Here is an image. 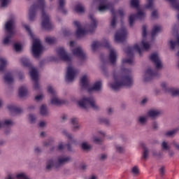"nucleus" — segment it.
Listing matches in <instances>:
<instances>
[{
	"label": "nucleus",
	"instance_id": "obj_30",
	"mask_svg": "<svg viewBox=\"0 0 179 179\" xmlns=\"http://www.w3.org/2000/svg\"><path fill=\"white\" fill-rule=\"evenodd\" d=\"M149 148L145 145H143V152H142V159L143 160H148L149 159V153H150Z\"/></svg>",
	"mask_w": 179,
	"mask_h": 179
},
{
	"label": "nucleus",
	"instance_id": "obj_42",
	"mask_svg": "<svg viewBox=\"0 0 179 179\" xmlns=\"http://www.w3.org/2000/svg\"><path fill=\"white\" fill-rule=\"evenodd\" d=\"M65 148H66V144H65V143L63 141H59L56 147V150L57 152H63V150H65Z\"/></svg>",
	"mask_w": 179,
	"mask_h": 179
},
{
	"label": "nucleus",
	"instance_id": "obj_20",
	"mask_svg": "<svg viewBox=\"0 0 179 179\" xmlns=\"http://www.w3.org/2000/svg\"><path fill=\"white\" fill-rule=\"evenodd\" d=\"M15 20H9L6 22L5 29L8 34H15Z\"/></svg>",
	"mask_w": 179,
	"mask_h": 179
},
{
	"label": "nucleus",
	"instance_id": "obj_11",
	"mask_svg": "<svg viewBox=\"0 0 179 179\" xmlns=\"http://www.w3.org/2000/svg\"><path fill=\"white\" fill-rule=\"evenodd\" d=\"M78 105L83 110L91 108L95 110H100V106L96 103V100L93 96H84L81 100L78 101Z\"/></svg>",
	"mask_w": 179,
	"mask_h": 179
},
{
	"label": "nucleus",
	"instance_id": "obj_39",
	"mask_svg": "<svg viewBox=\"0 0 179 179\" xmlns=\"http://www.w3.org/2000/svg\"><path fill=\"white\" fill-rule=\"evenodd\" d=\"M169 93H170V94L173 97H177V96L179 97V89L178 88L171 87Z\"/></svg>",
	"mask_w": 179,
	"mask_h": 179
},
{
	"label": "nucleus",
	"instance_id": "obj_63",
	"mask_svg": "<svg viewBox=\"0 0 179 179\" xmlns=\"http://www.w3.org/2000/svg\"><path fill=\"white\" fill-rule=\"evenodd\" d=\"M63 34L64 36H71V31H69V29H64L63 31Z\"/></svg>",
	"mask_w": 179,
	"mask_h": 179
},
{
	"label": "nucleus",
	"instance_id": "obj_24",
	"mask_svg": "<svg viewBox=\"0 0 179 179\" xmlns=\"http://www.w3.org/2000/svg\"><path fill=\"white\" fill-rule=\"evenodd\" d=\"M39 114L42 115V117H48L50 115V110H48V107L47 105H41L39 108Z\"/></svg>",
	"mask_w": 179,
	"mask_h": 179
},
{
	"label": "nucleus",
	"instance_id": "obj_13",
	"mask_svg": "<svg viewBox=\"0 0 179 179\" xmlns=\"http://www.w3.org/2000/svg\"><path fill=\"white\" fill-rule=\"evenodd\" d=\"M79 73V70L74 68L73 66L69 64L67 67L66 73V82H73L78 74Z\"/></svg>",
	"mask_w": 179,
	"mask_h": 179
},
{
	"label": "nucleus",
	"instance_id": "obj_59",
	"mask_svg": "<svg viewBox=\"0 0 179 179\" xmlns=\"http://www.w3.org/2000/svg\"><path fill=\"white\" fill-rule=\"evenodd\" d=\"M166 173V169L164 168V166H162L159 169V174L162 177H163V176H164V173Z\"/></svg>",
	"mask_w": 179,
	"mask_h": 179
},
{
	"label": "nucleus",
	"instance_id": "obj_46",
	"mask_svg": "<svg viewBox=\"0 0 179 179\" xmlns=\"http://www.w3.org/2000/svg\"><path fill=\"white\" fill-rule=\"evenodd\" d=\"M139 2H141V0H131L130 2V5L132 8L139 9Z\"/></svg>",
	"mask_w": 179,
	"mask_h": 179
},
{
	"label": "nucleus",
	"instance_id": "obj_29",
	"mask_svg": "<svg viewBox=\"0 0 179 179\" xmlns=\"http://www.w3.org/2000/svg\"><path fill=\"white\" fill-rule=\"evenodd\" d=\"M62 135H63V136H65V138H67V139H69L70 141H71V142H76V140L73 138V134H71L68 130L65 129H64L62 131Z\"/></svg>",
	"mask_w": 179,
	"mask_h": 179
},
{
	"label": "nucleus",
	"instance_id": "obj_40",
	"mask_svg": "<svg viewBox=\"0 0 179 179\" xmlns=\"http://www.w3.org/2000/svg\"><path fill=\"white\" fill-rule=\"evenodd\" d=\"M75 10L77 13H85V6L82 3H78L75 6Z\"/></svg>",
	"mask_w": 179,
	"mask_h": 179
},
{
	"label": "nucleus",
	"instance_id": "obj_58",
	"mask_svg": "<svg viewBox=\"0 0 179 179\" xmlns=\"http://www.w3.org/2000/svg\"><path fill=\"white\" fill-rule=\"evenodd\" d=\"M71 122L72 126L79 124V122H78V119L76 117L71 118Z\"/></svg>",
	"mask_w": 179,
	"mask_h": 179
},
{
	"label": "nucleus",
	"instance_id": "obj_8",
	"mask_svg": "<svg viewBox=\"0 0 179 179\" xmlns=\"http://www.w3.org/2000/svg\"><path fill=\"white\" fill-rule=\"evenodd\" d=\"M102 85L101 80H99L95 82L92 86H90L89 76L87 74L83 76L80 79L81 88L83 90H87L89 93H92V92H101Z\"/></svg>",
	"mask_w": 179,
	"mask_h": 179
},
{
	"label": "nucleus",
	"instance_id": "obj_44",
	"mask_svg": "<svg viewBox=\"0 0 179 179\" xmlns=\"http://www.w3.org/2000/svg\"><path fill=\"white\" fill-rule=\"evenodd\" d=\"M28 121L32 124H36V122H37V117L34 114L30 113L28 115Z\"/></svg>",
	"mask_w": 179,
	"mask_h": 179
},
{
	"label": "nucleus",
	"instance_id": "obj_19",
	"mask_svg": "<svg viewBox=\"0 0 179 179\" xmlns=\"http://www.w3.org/2000/svg\"><path fill=\"white\" fill-rule=\"evenodd\" d=\"M73 25L76 27H77L76 34L78 38H80V37H83V36L86 35V34L87 33V31H86L85 29L82 28V26L80 25V22H79V21H74Z\"/></svg>",
	"mask_w": 179,
	"mask_h": 179
},
{
	"label": "nucleus",
	"instance_id": "obj_3",
	"mask_svg": "<svg viewBox=\"0 0 179 179\" xmlns=\"http://www.w3.org/2000/svg\"><path fill=\"white\" fill-rule=\"evenodd\" d=\"M72 157L71 156L66 155H59L56 158L50 159L46 162V170L50 171L52 170V168L55 170H60L64 166L72 163Z\"/></svg>",
	"mask_w": 179,
	"mask_h": 179
},
{
	"label": "nucleus",
	"instance_id": "obj_31",
	"mask_svg": "<svg viewBox=\"0 0 179 179\" xmlns=\"http://www.w3.org/2000/svg\"><path fill=\"white\" fill-rule=\"evenodd\" d=\"M177 132H178V129L166 131L164 133V136H165V138H173Z\"/></svg>",
	"mask_w": 179,
	"mask_h": 179
},
{
	"label": "nucleus",
	"instance_id": "obj_62",
	"mask_svg": "<svg viewBox=\"0 0 179 179\" xmlns=\"http://www.w3.org/2000/svg\"><path fill=\"white\" fill-rule=\"evenodd\" d=\"M34 153H41V148L40 147H34Z\"/></svg>",
	"mask_w": 179,
	"mask_h": 179
},
{
	"label": "nucleus",
	"instance_id": "obj_14",
	"mask_svg": "<svg viewBox=\"0 0 179 179\" xmlns=\"http://www.w3.org/2000/svg\"><path fill=\"white\" fill-rule=\"evenodd\" d=\"M127 34L128 32L127 31V29L124 27H122L120 29L116 31L115 34V41H116V43H124L125 38H127Z\"/></svg>",
	"mask_w": 179,
	"mask_h": 179
},
{
	"label": "nucleus",
	"instance_id": "obj_48",
	"mask_svg": "<svg viewBox=\"0 0 179 179\" xmlns=\"http://www.w3.org/2000/svg\"><path fill=\"white\" fill-rule=\"evenodd\" d=\"M92 141L94 143H96V145H101L103 142V139L100 138L99 137H97L96 136H92Z\"/></svg>",
	"mask_w": 179,
	"mask_h": 179
},
{
	"label": "nucleus",
	"instance_id": "obj_38",
	"mask_svg": "<svg viewBox=\"0 0 179 179\" xmlns=\"http://www.w3.org/2000/svg\"><path fill=\"white\" fill-rule=\"evenodd\" d=\"M130 173L132 174V176H134V177H138V176L140 174L139 167H138V166L131 167Z\"/></svg>",
	"mask_w": 179,
	"mask_h": 179
},
{
	"label": "nucleus",
	"instance_id": "obj_7",
	"mask_svg": "<svg viewBox=\"0 0 179 179\" xmlns=\"http://www.w3.org/2000/svg\"><path fill=\"white\" fill-rule=\"evenodd\" d=\"M23 27L27 31L29 36L32 38V52L35 58H38L43 52V45H41V41L38 38H36L33 31L30 29V27L24 23H22Z\"/></svg>",
	"mask_w": 179,
	"mask_h": 179
},
{
	"label": "nucleus",
	"instance_id": "obj_36",
	"mask_svg": "<svg viewBox=\"0 0 179 179\" xmlns=\"http://www.w3.org/2000/svg\"><path fill=\"white\" fill-rule=\"evenodd\" d=\"M81 148L83 150H86L87 152H89V150H92V145L89 143V141H83L81 143Z\"/></svg>",
	"mask_w": 179,
	"mask_h": 179
},
{
	"label": "nucleus",
	"instance_id": "obj_60",
	"mask_svg": "<svg viewBox=\"0 0 179 179\" xmlns=\"http://www.w3.org/2000/svg\"><path fill=\"white\" fill-rule=\"evenodd\" d=\"M171 145H172V146L175 147V148H176L177 150H179V143H177L176 141H172Z\"/></svg>",
	"mask_w": 179,
	"mask_h": 179
},
{
	"label": "nucleus",
	"instance_id": "obj_4",
	"mask_svg": "<svg viewBox=\"0 0 179 179\" xmlns=\"http://www.w3.org/2000/svg\"><path fill=\"white\" fill-rule=\"evenodd\" d=\"M142 30H143L142 36H143V40L141 41V43L140 44L134 45L133 48L127 47L124 48V51L127 54V57H132L135 51H136L139 54H141L143 50H145V51H148V50L150 48V44L146 41H145V37H146V34H148L147 32L148 27H146V25L143 26Z\"/></svg>",
	"mask_w": 179,
	"mask_h": 179
},
{
	"label": "nucleus",
	"instance_id": "obj_17",
	"mask_svg": "<svg viewBox=\"0 0 179 179\" xmlns=\"http://www.w3.org/2000/svg\"><path fill=\"white\" fill-rule=\"evenodd\" d=\"M156 76H157V71H153L150 67H148L143 75V82H150Z\"/></svg>",
	"mask_w": 179,
	"mask_h": 179
},
{
	"label": "nucleus",
	"instance_id": "obj_9",
	"mask_svg": "<svg viewBox=\"0 0 179 179\" xmlns=\"http://www.w3.org/2000/svg\"><path fill=\"white\" fill-rule=\"evenodd\" d=\"M21 62L24 66H29L31 68L29 73L32 80L34 81L33 86L34 90H41V86H40V83H38V71H37V69L31 66V63L27 57H22L21 59Z\"/></svg>",
	"mask_w": 179,
	"mask_h": 179
},
{
	"label": "nucleus",
	"instance_id": "obj_43",
	"mask_svg": "<svg viewBox=\"0 0 179 179\" xmlns=\"http://www.w3.org/2000/svg\"><path fill=\"white\" fill-rule=\"evenodd\" d=\"M27 95V88H26V87H21L19 89V96L24 97Z\"/></svg>",
	"mask_w": 179,
	"mask_h": 179
},
{
	"label": "nucleus",
	"instance_id": "obj_1",
	"mask_svg": "<svg viewBox=\"0 0 179 179\" xmlns=\"http://www.w3.org/2000/svg\"><path fill=\"white\" fill-rule=\"evenodd\" d=\"M132 71L131 69L120 68L114 70L113 78V80L108 83L109 87L112 90H120L122 87L130 89L134 86V78L131 75Z\"/></svg>",
	"mask_w": 179,
	"mask_h": 179
},
{
	"label": "nucleus",
	"instance_id": "obj_57",
	"mask_svg": "<svg viewBox=\"0 0 179 179\" xmlns=\"http://www.w3.org/2000/svg\"><path fill=\"white\" fill-rule=\"evenodd\" d=\"M38 127H40V128H45V127H47V122H45V121H41L38 123Z\"/></svg>",
	"mask_w": 179,
	"mask_h": 179
},
{
	"label": "nucleus",
	"instance_id": "obj_35",
	"mask_svg": "<svg viewBox=\"0 0 179 179\" xmlns=\"http://www.w3.org/2000/svg\"><path fill=\"white\" fill-rule=\"evenodd\" d=\"M115 150L116 153H119L120 155H123V153H125V147L120 144H116L115 145Z\"/></svg>",
	"mask_w": 179,
	"mask_h": 179
},
{
	"label": "nucleus",
	"instance_id": "obj_18",
	"mask_svg": "<svg viewBox=\"0 0 179 179\" xmlns=\"http://www.w3.org/2000/svg\"><path fill=\"white\" fill-rule=\"evenodd\" d=\"M145 14L142 10H138L136 15H135V14L131 15L129 17V26H131V27H132V26H134V24L135 23V20H136V19H140L141 20V19H143V17H145Z\"/></svg>",
	"mask_w": 179,
	"mask_h": 179
},
{
	"label": "nucleus",
	"instance_id": "obj_23",
	"mask_svg": "<svg viewBox=\"0 0 179 179\" xmlns=\"http://www.w3.org/2000/svg\"><path fill=\"white\" fill-rule=\"evenodd\" d=\"M90 19H91V23L88 27V31L90 33H94L96 29H97V21L94 18V15L92 14L90 15Z\"/></svg>",
	"mask_w": 179,
	"mask_h": 179
},
{
	"label": "nucleus",
	"instance_id": "obj_50",
	"mask_svg": "<svg viewBox=\"0 0 179 179\" xmlns=\"http://www.w3.org/2000/svg\"><path fill=\"white\" fill-rule=\"evenodd\" d=\"M152 156H154V157H157V159H162V157H163V153L160 151L153 150Z\"/></svg>",
	"mask_w": 179,
	"mask_h": 179
},
{
	"label": "nucleus",
	"instance_id": "obj_12",
	"mask_svg": "<svg viewBox=\"0 0 179 179\" xmlns=\"http://www.w3.org/2000/svg\"><path fill=\"white\" fill-rule=\"evenodd\" d=\"M76 42L71 41L70 42V48L71 50L72 54L80 59V61H85L86 59V53L80 46L76 48Z\"/></svg>",
	"mask_w": 179,
	"mask_h": 179
},
{
	"label": "nucleus",
	"instance_id": "obj_26",
	"mask_svg": "<svg viewBox=\"0 0 179 179\" xmlns=\"http://www.w3.org/2000/svg\"><path fill=\"white\" fill-rule=\"evenodd\" d=\"M8 109L10 113H15V114H22L23 113V109L14 105H8Z\"/></svg>",
	"mask_w": 179,
	"mask_h": 179
},
{
	"label": "nucleus",
	"instance_id": "obj_41",
	"mask_svg": "<svg viewBox=\"0 0 179 179\" xmlns=\"http://www.w3.org/2000/svg\"><path fill=\"white\" fill-rule=\"evenodd\" d=\"M99 122L106 125V127H110V125H111V121H110V119L106 117L99 118Z\"/></svg>",
	"mask_w": 179,
	"mask_h": 179
},
{
	"label": "nucleus",
	"instance_id": "obj_61",
	"mask_svg": "<svg viewBox=\"0 0 179 179\" xmlns=\"http://www.w3.org/2000/svg\"><path fill=\"white\" fill-rule=\"evenodd\" d=\"M60 118L61 122H65L68 120V115H62Z\"/></svg>",
	"mask_w": 179,
	"mask_h": 179
},
{
	"label": "nucleus",
	"instance_id": "obj_34",
	"mask_svg": "<svg viewBox=\"0 0 179 179\" xmlns=\"http://www.w3.org/2000/svg\"><path fill=\"white\" fill-rule=\"evenodd\" d=\"M58 10L62 12V13H66V10L65 9V0H59Z\"/></svg>",
	"mask_w": 179,
	"mask_h": 179
},
{
	"label": "nucleus",
	"instance_id": "obj_28",
	"mask_svg": "<svg viewBox=\"0 0 179 179\" xmlns=\"http://www.w3.org/2000/svg\"><path fill=\"white\" fill-rule=\"evenodd\" d=\"M12 37H13V34L6 33V36L3 39V45L12 44Z\"/></svg>",
	"mask_w": 179,
	"mask_h": 179
},
{
	"label": "nucleus",
	"instance_id": "obj_37",
	"mask_svg": "<svg viewBox=\"0 0 179 179\" xmlns=\"http://www.w3.org/2000/svg\"><path fill=\"white\" fill-rule=\"evenodd\" d=\"M15 125V122L12 119H4L3 121V126L7 127L8 128H10V127H13Z\"/></svg>",
	"mask_w": 179,
	"mask_h": 179
},
{
	"label": "nucleus",
	"instance_id": "obj_2",
	"mask_svg": "<svg viewBox=\"0 0 179 179\" xmlns=\"http://www.w3.org/2000/svg\"><path fill=\"white\" fill-rule=\"evenodd\" d=\"M38 9H40L41 13L42 27L46 30H51L54 25L51 23L50 17L47 13V3L45 0H37L36 2L31 6L29 10V20L31 22L36 20Z\"/></svg>",
	"mask_w": 179,
	"mask_h": 179
},
{
	"label": "nucleus",
	"instance_id": "obj_22",
	"mask_svg": "<svg viewBox=\"0 0 179 179\" xmlns=\"http://www.w3.org/2000/svg\"><path fill=\"white\" fill-rule=\"evenodd\" d=\"M163 114V112L159 109H151L148 111L147 115L150 117V118H152V120H156V118H159L160 115Z\"/></svg>",
	"mask_w": 179,
	"mask_h": 179
},
{
	"label": "nucleus",
	"instance_id": "obj_49",
	"mask_svg": "<svg viewBox=\"0 0 179 179\" xmlns=\"http://www.w3.org/2000/svg\"><path fill=\"white\" fill-rule=\"evenodd\" d=\"M45 41L48 44H54V43L57 42V39L55 37L47 36L45 38Z\"/></svg>",
	"mask_w": 179,
	"mask_h": 179
},
{
	"label": "nucleus",
	"instance_id": "obj_45",
	"mask_svg": "<svg viewBox=\"0 0 179 179\" xmlns=\"http://www.w3.org/2000/svg\"><path fill=\"white\" fill-rule=\"evenodd\" d=\"M161 87L162 90H164V92H166V93H169L170 92V89H171V87H169V83L166 82L162 83Z\"/></svg>",
	"mask_w": 179,
	"mask_h": 179
},
{
	"label": "nucleus",
	"instance_id": "obj_64",
	"mask_svg": "<svg viewBox=\"0 0 179 179\" xmlns=\"http://www.w3.org/2000/svg\"><path fill=\"white\" fill-rule=\"evenodd\" d=\"M157 15H158L157 10L152 11L151 16L153 19H156L157 17Z\"/></svg>",
	"mask_w": 179,
	"mask_h": 179
},
{
	"label": "nucleus",
	"instance_id": "obj_55",
	"mask_svg": "<svg viewBox=\"0 0 179 179\" xmlns=\"http://www.w3.org/2000/svg\"><path fill=\"white\" fill-rule=\"evenodd\" d=\"M114 113V108L109 107L106 109V114L108 115H113V113Z\"/></svg>",
	"mask_w": 179,
	"mask_h": 179
},
{
	"label": "nucleus",
	"instance_id": "obj_21",
	"mask_svg": "<svg viewBox=\"0 0 179 179\" xmlns=\"http://www.w3.org/2000/svg\"><path fill=\"white\" fill-rule=\"evenodd\" d=\"M161 150L163 151H168V155L169 157H174V155L176 153L173 150H170V145L169 144V142L164 141L161 143Z\"/></svg>",
	"mask_w": 179,
	"mask_h": 179
},
{
	"label": "nucleus",
	"instance_id": "obj_51",
	"mask_svg": "<svg viewBox=\"0 0 179 179\" xmlns=\"http://www.w3.org/2000/svg\"><path fill=\"white\" fill-rule=\"evenodd\" d=\"M122 64H129V65H133L134 64V59L131 57L130 59H123L122 60Z\"/></svg>",
	"mask_w": 179,
	"mask_h": 179
},
{
	"label": "nucleus",
	"instance_id": "obj_16",
	"mask_svg": "<svg viewBox=\"0 0 179 179\" xmlns=\"http://www.w3.org/2000/svg\"><path fill=\"white\" fill-rule=\"evenodd\" d=\"M57 57L62 61L65 62H70L72 57L66 52V50L64 48H58L56 50Z\"/></svg>",
	"mask_w": 179,
	"mask_h": 179
},
{
	"label": "nucleus",
	"instance_id": "obj_54",
	"mask_svg": "<svg viewBox=\"0 0 179 179\" xmlns=\"http://www.w3.org/2000/svg\"><path fill=\"white\" fill-rule=\"evenodd\" d=\"M152 129L153 131H157L159 129V123L155 121L152 124Z\"/></svg>",
	"mask_w": 179,
	"mask_h": 179
},
{
	"label": "nucleus",
	"instance_id": "obj_32",
	"mask_svg": "<svg viewBox=\"0 0 179 179\" xmlns=\"http://www.w3.org/2000/svg\"><path fill=\"white\" fill-rule=\"evenodd\" d=\"M9 62L8 60L5 58H0V72H3L4 71L5 68L8 66V64Z\"/></svg>",
	"mask_w": 179,
	"mask_h": 179
},
{
	"label": "nucleus",
	"instance_id": "obj_5",
	"mask_svg": "<svg viewBox=\"0 0 179 179\" xmlns=\"http://www.w3.org/2000/svg\"><path fill=\"white\" fill-rule=\"evenodd\" d=\"M101 45L103 47H106L109 49V62H110L112 65H115V62H117V58H118V54L117 53V50L115 49L111 48L108 40L103 39L101 42L94 41L91 45L92 50L93 51H96V50H97V48H99V47Z\"/></svg>",
	"mask_w": 179,
	"mask_h": 179
},
{
	"label": "nucleus",
	"instance_id": "obj_10",
	"mask_svg": "<svg viewBox=\"0 0 179 179\" xmlns=\"http://www.w3.org/2000/svg\"><path fill=\"white\" fill-rule=\"evenodd\" d=\"M47 92L50 96V104L52 106H62L68 103L67 100L61 99V98L58 96V92H57V90H55L52 85L48 86Z\"/></svg>",
	"mask_w": 179,
	"mask_h": 179
},
{
	"label": "nucleus",
	"instance_id": "obj_15",
	"mask_svg": "<svg viewBox=\"0 0 179 179\" xmlns=\"http://www.w3.org/2000/svg\"><path fill=\"white\" fill-rule=\"evenodd\" d=\"M150 59L152 62L153 65H155L157 71H160L163 68V62H162V59L160 56L157 53H152L150 56Z\"/></svg>",
	"mask_w": 179,
	"mask_h": 179
},
{
	"label": "nucleus",
	"instance_id": "obj_47",
	"mask_svg": "<svg viewBox=\"0 0 179 179\" xmlns=\"http://www.w3.org/2000/svg\"><path fill=\"white\" fill-rule=\"evenodd\" d=\"M145 9H155L153 0H147V4L145 6Z\"/></svg>",
	"mask_w": 179,
	"mask_h": 179
},
{
	"label": "nucleus",
	"instance_id": "obj_56",
	"mask_svg": "<svg viewBox=\"0 0 179 179\" xmlns=\"http://www.w3.org/2000/svg\"><path fill=\"white\" fill-rule=\"evenodd\" d=\"M43 99H44V95L43 94H40L35 96V100H36V101H41Z\"/></svg>",
	"mask_w": 179,
	"mask_h": 179
},
{
	"label": "nucleus",
	"instance_id": "obj_6",
	"mask_svg": "<svg viewBox=\"0 0 179 179\" xmlns=\"http://www.w3.org/2000/svg\"><path fill=\"white\" fill-rule=\"evenodd\" d=\"M97 2L99 3L98 7V10L99 12H106V10H110L112 13L110 26L114 29L117 24V15L114 10V6L111 3L107 1V0H94L93 3H97Z\"/></svg>",
	"mask_w": 179,
	"mask_h": 179
},
{
	"label": "nucleus",
	"instance_id": "obj_53",
	"mask_svg": "<svg viewBox=\"0 0 179 179\" xmlns=\"http://www.w3.org/2000/svg\"><path fill=\"white\" fill-rule=\"evenodd\" d=\"M80 128H82V127L80 124H79V123H78L77 124L72 126V131L73 132H78V131H80Z\"/></svg>",
	"mask_w": 179,
	"mask_h": 179
},
{
	"label": "nucleus",
	"instance_id": "obj_52",
	"mask_svg": "<svg viewBox=\"0 0 179 179\" xmlns=\"http://www.w3.org/2000/svg\"><path fill=\"white\" fill-rule=\"evenodd\" d=\"M13 48L17 52H20L22 50V45L20 43H15Z\"/></svg>",
	"mask_w": 179,
	"mask_h": 179
},
{
	"label": "nucleus",
	"instance_id": "obj_33",
	"mask_svg": "<svg viewBox=\"0 0 179 179\" xmlns=\"http://www.w3.org/2000/svg\"><path fill=\"white\" fill-rule=\"evenodd\" d=\"M160 31H162V27L159 25L154 26L151 33L152 38H155V36H157Z\"/></svg>",
	"mask_w": 179,
	"mask_h": 179
},
{
	"label": "nucleus",
	"instance_id": "obj_27",
	"mask_svg": "<svg viewBox=\"0 0 179 179\" xmlns=\"http://www.w3.org/2000/svg\"><path fill=\"white\" fill-rule=\"evenodd\" d=\"M137 124L141 127H145L148 124V116L141 115L137 118Z\"/></svg>",
	"mask_w": 179,
	"mask_h": 179
},
{
	"label": "nucleus",
	"instance_id": "obj_25",
	"mask_svg": "<svg viewBox=\"0 0 179 179\" xmlns=\"http://www.w3.org/2000/svg\"><path fill=\"white\" fill-rule=\"evenodd\" d=\"M4 82L6 85H11L14 82L13 74L12 73H7L3 76Z\"/></svg>",
	"mask_w": 179,
	"mask_h": 179
}]
</instances>
